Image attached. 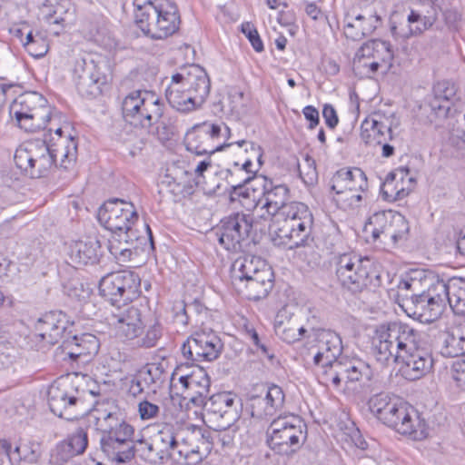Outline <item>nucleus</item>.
<instances>
[{"label":"nucleus","mask_w":465,"mask_h":465,"mask_svg":"<svg viewBox=\"0 0 465 465\" xmlns=\"http://www.w3.org/2000/svg\"><path fill=\"white\" fill-rule=\"evenodd\" d=\"M89 418L100 434L101 450L109 460L118 463L133 460L134 428L125 420L117 406L99 403Z\"/></svg>","instance_id":"nucleus-1"},{"label":"nucleus","mask_w":465,"mask_h":465,"mask_svg":"<svg viewBox=\"0 0 465 465\" xmlns=\"http://www.w3.org/2000/svg\"><path fill=\"white\" fill-rule=\"evenodd\" d=\"M45 140H29L21 144L15 153L14 162L20 171L33 179L47 176L60 157L59 166L72 169L77 159V145L69 141L68 145L55 148Z\"/></svg>","instance_id":"nucleus-2"},{"label":"nucleus","mask_w":465,"mask_h":465,"mask_svg":"<svg viewBox=\"0 0 465 465\" xmlns=\"http://www.w3.org/2000/svg\"><path fill=\"white\" fill-rule=\"evenodd\" d=\"M210 90L211 81L206 71L192 64L182 67L172 76L165 96L172 107L182 113H189L204 104Z\"/></svg>","instance_id":"nucleus-3"},{"label":"nucleus","mask_w":465,"mask_h":465,"mask_svg":"<svg viewBox=\"0 0 465 465\" xmlns=\"http://www.w3.org/2000/svg\"><path fill=\"white\" fill-rule=\"evenodd\" d=\"M335 276L342 288L351 293L375 290L381 284L373 262L356 252H344L333 258Z\"/></svg>","instance_id":"nucleus-4"},{"label":"nucleus","mask_w":465,"mask_h":465,"mask_svg":"<svg viewBox=\"0 0 465 465\" xmlns=\"http://www.w3.org/2000/svg\"><path fill=\"white\" fill-rule=\"evenodd\" d=\"M312 223V213L306 204L299 203L291 207H285L281 216L272 221V241L275 245L290 250L304 246Z\"/></svg>","instance_id":"nucleus-5"},{"label":"nucleus","mask_w":465,"mask_h":465,"mask_svg":"<svg viewBox=\"0 0 465 465\" xmlns=\"http://www.w3.org/2000/svg\"><path fill=\"white\" fill-rule=\"evenodd\" d=\"M418 331L406 323L392 322L379 325L373 337V356L382 366L400 361L413 347Z\"/></svg>","instance_id":"nucleus-6"},{"label":"nucleus","mask_w":465,"mask_h":465,"mask_svg":"<svg viewBox=\"0 0 465 465\" xmlns=\"http://www.w3.org/2000/svg\"><path fill=\"white\" fill-rule=\"evenodd\" d=\"M421 286L426 288L420 292H414L406 302V313L420 322H430L441 313L448 300V282L433 273L422 277Z\"/></svg>","instance_id":"nucleus-7"},{"label":"nucleus","mask_w":465,"mask_h":465,"mask_svg":"<svg viewBox=\"0 0 465 465\" xmlns=\"http://www.w3.org/2000/svg\"><path fill=\"white\" fill-rule=\"evenodd\" d=\"M76 375L75 380L59 379L47 391L50 411L67 420H76L89 411L85 401L87 391L80 387Z\"/></svg>","instance_id":"nucleus-8"},{"label":"nucleus","mask_w":465,"mask_h":465,"mask_svg":"<svg viewBox=\"0 0 465 465\" xmlns=\"http://www.w3.org/2000/svg\"><path fill=\"white\" fill-rule=\"evenodd\" d=\"M266 436L271 450L277 454L290 456L305 442L307 428L298 415H280L270 423Z\"/></svg>","instance_id":"nucleus-9"},{"label":"nucleus","mask_w":465,"mask_h":465,"mask_svg":"<svg viewBox=\"0 0 465 465\" xmlns=\"http://www.w3.org/2000/svg\"><path fill=\"white\" fill-rule=\"evenodd\" d=\"M122 111L124 119L131 125L151 129L163 117L164 104L153 92L136 90L124 97Z\"/></svg>","instance_id":"nucleus-10"},{"label":"nucleus","mask_w":465,"mask_h":465,"mask_svg":"<svg viewBox=\"0 0 465 465\" xmlns=\"http://www.w3.org/2000/svg\"><path fill=\"white\" fill-rule=\"evenodd\" d=\"M10 114L21 129L35 133L46 128L47 122L52 119V107L37 93L23 94L11 104Z\"/></svg>","instance_id":"nucleus-11"},{"label":"nucleus","mask_w":465,"mask_h":465,"mask_svg":"<svg viewBox=\"0 0 465 465\" xmlns=\"http://www.w3.org/2000/svg\"><path fill=\"white\" fill-rule=\"evenodd\" d=\"M141 280L131 271L111 272L99 282V293L113 305L131 302L140 296Z\"/></svg>","instance_id":"nucleus-12"},{"label":"nucleus","mask_w":465,"mask_h":465,"mask_svg":"<svg viewBox=\"0 0 465 465\" xmlns=\"http://www.w3.org/2000/svg\"><path fill=\"white\" fill-rule=\"evenodd\" d=\"M409 229L405 217L390 210L375 213L370 217L364 230L371 234L373 242L396 244L406 237Z\"/></svg>","instance_id":"nucleus-13"},{"label":"nucleus","mask_w":465,"mask_h":465,"mask_svg":"<svg viewBox=\"0 0 465 465\" xmlns=\"http://www.w3.org/2000/svg\"><path fill=\"white\" fill-rule=\"evenodd\" d=\"M99 223L112 233L134 231L133 225L138 221V213L133 203L113 198L106 201L98 210Z\"/></svg>","instance_id":"nucleus-14"},{"label":"nucleus","mask_w":465,"mask_h":465,"mask_svg":"<svg viewBox=\"0 0 465 465\" xmlns=\"http://www.w3.org/2000/svg\"><path fill=\"white\" fill-rule=\"evenodd\" d=\"M223 349L221 338L213 330L193 332L183 344L182 354L188 361L201 362L216 360Z\"/></svg>","instance_id":"nucleus-15"},{"label":"nucleus","mask_w":465,"mask_h":465,"mask_svg":"<svg viewBox=\"0 0 465 465\" xmlns=\"http://www.w3.org/2000/svg\"><path fill=\"white\" fill-rule=\"evenodd\" d=\"M437 21L433 6L410 9L406 17L395 15L391 18V32L394 39H408L429 30Z\"/></svg>","instance_id":"nucleus-16"},{"label":"nucleus","mask_w":465,"mask_h":465,"mask_svg":"<svg viewBox=\"0 0 465 465\" xmlns=\"http://www.w3.org/2000/svg\"><path fill=\"white\" fill-rule=\"evenodd\" d=\"M73 77L79 94L86 98L100 95L103 87L107 84L106 74L93 59H76Z\"/></svg>","instance_id":"nucleus-17"},{"label":"nucleus","mask_w":465,"mask_h":465,"mask_svg":"<svg viewBox=\"0 0 465 465\" xmlns=\"http://www.w3.org/2000/svg\"><path fill=\"white\" fill-rule=\"evenodd\" d=\"M252 228V218L243 213H235L223 218L216 229L219 243L224 249L238 252Z\"/></svg>","instance_id":"nucleus-18"},{"label":"nucleus","mask_w":465,"mask_h":465,"mask_svg":"<svg viewBox=\"0 0 465 465\" xmlns=\"http://www.w3.org/2000/svg\"><path fill=\"white\" fill-rule=\"evenodd\" d=\"M204 415L215 424L216 430L230 428L238 419L235 395L230 391H221L211 395L203 405Z\"/></svg>","instance_id":"nucleus-19"},{"label":"nucleus","mask_w":465,"mask_h":465,"mask_svg":"<svg viewBox=\"0 0 465 465\" xmlns=\"http://www.w3.org/2000/svg\"><path fill=\"white\" fill-rule=\"evenodd\" d=\"M402 361L401 371L409 381H416L430 373L433 367L431 353L420 346V334L414 337L413 347L406 350L401 356Z\"/></svg>","instance_id":"nucleus-20"},{"label":"nucleus","mask_w":465,"mask_h":465,"mask_svg":"<svg viewBox=\"0 0 465 465\" xmlns=\"http://www.w3.org/2000/svg\"><path fill=\"white\" fill-rule=\"evenodd\" d=\"M315 344L309 349L308 356L312 357L315 366L322 361L331 362L338 359L342 351V342L340 335L330 329H312Z\"/></svg>","instance_id":"nucleus-21"},{"label":"nucleus","mask_w":465,"mask_h":465,"mask_svg":"<svg viewBox=\"0 0 465 465\" xmlns=\"http://www.w3.org/2000/svg\"><path fill=\"white\" fill-rule=\"evenodd\" d=\"M393 116H386L381 114H374L365 119L361 126V138L368 145H380L381 143L392 139V130L398 127L399 123L394 122Z\"/></svg>","instance_id":"nucleus-22"},{"label":"nucleus","mask_w":465,"mask_h":465,"mask_svg":"<svg viewBox=\"0 0 465 465\" xmlns=\"http://www.w3.org/2000/svg\"><path fill=\"white\" fill-rule=\"evenodd\" d=\"M440 353L444 357L457 358L451 365V377L456 385L465 391V343L454 333L442 335Z\"/></svg>","instance_id":"nucleus-23"},{"label":"nucleus","mask_w":465,"mask_h":465,"mask_svg":"<svg viewBox=\"0 0 465 465\" xmlns=\"http://www.w3.org/2000/svg\"><path fill=\"white\" fill-rule=\"evenodd\" d=\"M113 325L117 337L133 344L144 332L142 312L135 306H129L113 315Z\"/></svg>","instance_id":"nucleus-24"},{"label":"nucleus","mask_w":465,"mask_h":465,"mask_svg":"<svg viewBox=\"0 0 465 465\" xmlns=\"http://www.w3.org/2000/svg\"><path fill=\"white\" fill-rule=\"evenodd\" d=\"M88 446L87 428L77 427L67 437L59 441L53 450L54 462L59 465L66 463L78 455H82Z\"/></svg>","instance_id":"nucleus-25"},{"label":"nucleus","mask_w":465,"mask_h":465,"mask_svg":"<svg viewBox=\"0 0 465 465\" xmlns=\"http://www.w3.org/2000/svg\"><path fill=\"white\" fill-rule=\"evenodd\" d=\"M263 203L262 209H265L269 216L280 217L285 207H291L300 202H289L290 189L284 183H277L273 180L263 175Z\"/></svg>","instance_id":"nucleus-26"},{"label":"nucleus","mask_w":465,"mask_h":465,"mask_svg":"<svg viewBox=\"0 0 465 465\" xmlns=\"http://www.w3.org/2000/svg\"><path fill=\"white\" fill-rule=\"evenodd\" d=\"M41 13L45 23L52 27L56 35L72 25L75 19V10L66 0L55 3L46 0L43 4Z\"/></svg>","instance_id":"nucleus-27"},{"label":"nucleus","mask_w":465,"mask_h":465,"mask_svg":"<svg viewBox=\"0 0 465 465\" xmlns=\"http://www.w3.org/2000/svg\"><path fill=\"white\" fill-rule=\"evenodd\" d=\"M401 411L402 413H398L395 420L390 423L388 427L413 440H424L428 435L425 420L420 419L419 413L407 403Z\"/></svg>","instance_id":"nucleus-28"},{"label":"nucleus","mask_w":465,"mask_h":465,"mask_svg":"<svg viewBox=\"0 0 465 465\" xmlns=\"http://www.w3.org/2000/svg\"><path fill=\"white\" fill-rule=\"evenodd\" d=\"M243 187H238L234 193H230L231 202H238L247 211L254 210L263 203V175H250L244 177Z\"/></svg>","instance_id":"nucleus-29"},{"label":"nucleus","mask_w":465,"mask_h":465,"mask_svg":"<svg viewBox=\"0 0 465 465\" xmlns=\"http://www.w3.org/2000/svg\"><path fill=\"white\" fill-rule=\"evenodd\" d=\"M62 347L69 359L85 364L98 352L99 341L91 333H83L64 341Z\"/></svg>","instance_id":"nucleus-30"},{"label":"nucleus","mask_w":465,"mask_h":465,"mask_svg":"<svg viewBox=\"0 0 465 465\" xmlns=\"http://www.w3.org/2000/svg\"><path fill=\"white\" fill-rule=\"evenodd\" d=\"M179 381L182 385L183 400L195 407H203L207 400L211 381L208 375L200 371L199 373L181 376Z\"/></svg>","instance_id":"nucleus-31"},{"label":"nucleus","mask_w":465,"mask_h":465,"mask_svg":"<svg viewBox=\"0 0 465 465\" xmlns=\"http://www.w3.org/2000/svg\"><path fill=\"white\" fill-rule=\"evenodd\" d=\"M157 21L154 27L160 40L168 38L179 29L181 18L176 4L171 0H154Z\"/></svg>","instance_id":"nucleus-32"},{"label":"nucleus","mask_w":465,"mask_h":465,"mask_svg":"<svg viewBox=\"0 0 465 465\" xmlns=\"http://www.w3.org/2000/svg\"><path fill=\"white\" fill-rule=\"evenodd\" d=\"M457 100V89L450 81H439L433 86V98L430 103L437 118L445 119L452 115V106Z\"/></svg>","instance_id":"nucleus-33"},{"label":"nucleus","mask_w":465,"mask_h":465,"mask_svg":"<svg viewBox=\"0 0 465 465\" xmlns=\"http://www.w3.org/2000/svg\"><path fill=\"white\" fill-rule=\"evenodd\" d=\"M68 325L65 314L51 312L39 319L35 325L37 336L49 345L57 343L62 339Z\"/></svg>","instance_id":"nucleus-34"},{"label":"nucleus","mask_w":465,"mask_h":465,"mask_svg":"<svg viewBox=\"0 0 465 465\" xmlns=\"http://www.w3.org/2000/svg\"><path fill=\"white\" fill-rule=\"evenodd\" d=\"M381 23V17L377 15H347L344 18L343 33L346 38L359 41L370 35Z\"/></svg>","instance_id":"nucleus-35"},{"label":"nucleus","mask_w":465,"mask_h":465,"mask_svg":"<svg viewBox=\"0 0 465 465\" xmlns=\"http://www.w3.org/2000/svg\"><path fill=\"white\" fill-rule=\"evenodd\" d=\"M405 404V402L401 401L399 399L391 398L386 393L374 395L369 401L371 413L387 426L395 420L398 413H402L401 409Z\"/></svg>","instance_id":"nucleus-36"},{"label":"nucleus","mask_w":465,"mask_h":465,"mask_svg":"<svg viewBox=\"0 0 465 465\" xmlns=\"http://www.w3.org/2000/svg\"><path fill=\"white\" fill-rule=\"evenodd\" d=\"M235 289L248 300L259 301L268 296L273 287V272L272 269L262 270L254 278H247L242 286Z\"/></svg>","instance_id":"nucleus-37"},{"label":"nucleus","mask_w":465,"mask_h":465,"mask_svg":"<svg viewBox=\"0 0 465 465\" xmlns=\"http://www.w3.org/2000/svg\"><path fill=\"white\" fill-rule=\"evenodd\" d=\"M271 269L265 262L259 257L245 255L238 257L231 267V278L233 286H242L247 278H254L262 270Z\"/></svg>","instance_id":"nucleus-38"},{"label":"nucleus","mask_w":465,"mask_h":465,"mask_svg":"<svg viewBox=\"0 0 465 465\" xmlns=\"http://www.w3.org/2000/svg\"><path fill=\"white\" fill-rule=\"evenodd\" d=\"M331 190L353 189L366 192L368 181L365 173L357 167L341 168L338 170L331 180Z\"/></svg>","instance_id":"nucleus-39"},{"label":"nucleus","mask_w":465,"mask_h":465,"mask_svg":"<svg viewBox=\"0 0 465 465\" xmlns=\"http://www.w3.org/2000/svg\"><path fill=\"white\" fill-rule=\"evenodd\" d=\"M135 23L144 35L153 40H160L158 32H155L157 16L154 2L152 0H134Z\"/></svg>","instance_id":"nucleus-40"},{"label":"nucleus","mask_w":465,"mask_h":465,"mask_svg":"<svg viewBox=\"0 0 465 465\" xmlns=\"http://www.w3.org/2000/svg\"><path fill=\"white\" fill-rule=\"evenodd\" d=\"M185 144L188 151L197 154H213L215 152L222 151L230 144H215L210 142L207 133L201 131L195 124L185 134Z\"/></svg>","instance_id":"nucleus-41"},{"label":"nucleus","mask_w":465,"mask_h":465,"mask_svg":"<svg viewBox=\"0 0 465 465\" xmlns=\"http://www.w3.org/2000/svg\"><path fill=\"white\" fill-rule=\"evenodd\" d=\"M100 248V242L96 238L75 242L71 245L70 259L77 266L94 264L99 260Z\"/></svg>","instance_id":"nucleus-42"},{"label":"nucleus","mask_w":465,"mask_h":465,"mask_svg":"<svg viewBox=\"0 0 465 465\" xmlns=\"http://www.w3.org/2000/svg\"><path fill=\"white\" fill-rule=\"evenodd\" d=\"M409 169L400 168L395 173H390L381 187L382 198L387 202H396L406 197L410 190L405 189L401 183Z\"/></svg>","instance_id":"nucleus-43"},{"label":"nucleus","mask_w":465,"mask_h":465,"mask_svg":"<svg viewBox=\"0 0 465 465\" xmlns=\"http://www.w3.org/2000/svg\"><path fill=\"white\" fill-rule=\"evenodd\" d=\"M154 442L156 447L162 450V452L167 458V460H174L175 456L182 444L178 440L177 434L175 433L174 427L171 424L164 423L158 430L157 433L153 435Z\"/></svg>","instance_id":"nucleus-44"},{"label":"nucleus","mask_w":465,"mask_h":465,"mask_svg":"<svg viewBox=\"0 0 465 465\" xmlns=\"http://www.w3.org/2000/svg\"><path fill=\"white\" fill-rule=\"evenodd\" d=\"M135 454L149 464H165L169 461L162 452V450L156 447L153 437L150 439L143 437L134 439L133 442V458Z\"/></svg>","instance_id":"nucleus-45"},{"label":"nucleus","mask_w":465,"mask_h":465,"mask_svg":"<svg viewBox=\"0 0 465 465\" xmlns=\"http://www.w3.org/2000/svg\"><path fill=\"white\" fill-rule=\"evenodd\" d=\"M322 368V371L319 373L320 381L322 384L334 387H339L341 380L345 379L347 369L343 367V361L335 359L331 362H322L319 365Z\"/></svg>","instance_id":"nucleus-46"},{"label":"nucleus","mask_w":465,"mask_h":465,"mask_svg":"<svg viewBox=\"0 0 465 465\" xmlns=\"http://www.w3.org/2000/svg\"><path fill=\"white\" fill-rule=\"evenodd\" d=\"M448 300L450 306L458 312H464L465 308V281L452 278L448 281Z\"/></svg>","instance_id":"nucleus-47"},{"label":"nucleus","mask_w":465,"mask_h":465,"mask_svg":"<svg viewBox=\"0 0 465 465\" xmlns=\"http://www.w3.org/2000/svg\"><path fill=\"white\" fill-rule=\"evenodd\" d=\"M139 371L146 379L148 384L152 388V392H156L168 378V372L165 371L162 363H149Z\"/></svg>","instance_id":"nucleus-48"},{"label":"nucleus","mask_w":465,"mask_h":465,"mask_svg":"<svg viewBox=\"0 0 465 465\" xmlns=\"http://www.w3.org/2000/svg\"><path fill=\"white\" fill-rule=\"evenodd\" d=\"M247 409L253 419L259 420H269L275 413L273 409L268 405V402L261 394H251L247 401Z\"/></svg>","instance_id":"nucleus-49"},{"label":"nucleus","mask_w":465,"mask_h":465,"mask_svg":"<svg viewBox=\"0 0 465 465\" xmlns=\"http://www.w3.org/2000/svg\"><path fill=\"white\" fill-rule=\"evenodd\" d=\"M343 367L347 369L345 378L351 381H370L372 371L370 365L360 360H344Z\"/></svg>","instance_id":"nucleus-50"},{"label":"nucleus","mask_w":465,"mask_h":465,"mask_svg":"<svg viewBox=\"0 0 465 465\" xmlns=\"http://www.w3.org/2000/svg\"><path fill=\"white\" fill-rule=\"evenodd\" d=\"M335 193L333 200L342 209H354L361 205L363 194L365 192L360 190L353 191V189L345 190H332Z\"/></svg>","instance_id":"nucleus-51"},{"label":"nucleus","mask_w":465,"mask_h":465,"mask_svg":"<svg viewBox=\"0 0 465 465\" xmlns=\"http://www.w3.org/2000/svg\"><path fill=\"white\" fill-rule=\"evenodd\" d=\"M201 131L207 133L208 139L211 143L215 144H227L226 143H221V138L225 141L231 136V129L223 123L215 124L212 122H203L196 124ZM232 145V143H229Z\"/></svg>","instance_id":"nucleus-52"},{"label":"nucleus","mask_w":465,"mask_h":465,"mask_svg":"<svg viewBox=\"0 0 465 465\" xmlns=\"http://www.w3.org/2000/svg\"><path fill=\"white\" fill-rule=\"evenodd\" d=\"M163 336V326L160 322H155L149 326L143 336H139L133 342L137 348L151 349L157 345L159 340Z\"/></svg>","instance_id":"nucleus-53"},{"label":"nucleus","mask_w":465,"mask_h":465,"mask_svg":"<svg viewBox=\"0 0 465 465\" xmlns=\"http://www.w3.org/2000/svg\"><path fill=\"white\" fill-rule=\"evenodd\" d=\"M260 394L268 402V405L273 409L274 413L282 408L285 395L280 386L275 384L264 386Z\"/></svg>","instance_id":"nucleus-54"},{"label":"nucleus","mask_w":465,"mask_h":465,"mask_svg":"<svg viewBox=\"0 0 465 465\" xmlns=\"http://www.w3.org/2000/svg\"><path fill=\"white\" fill-rule=\"evenodd\" d=\"M275 331L277 335L287 343H293L299 341L307 331L304 327H298L292 322H287L286 324L281 322L276 325Z\"/></svg>","instance_id":"nucleus-55"},{"label":"nucleus","mask_w":465,"mask_h":465,"mask_svg":"<svg viewBox=\"0 0 465 465\" xmlns=\"http://www.w3.org/2000/svg\"><path fill=\"white\" fill-rule=\"evenodd\" d=\"M203 460V454L198 447L190 449L186 443L182 442L173 461L185 465H198Z\"/></svg>","instance_id":"nucleus-56"},{"label":"nucleus","mask_w":465,"mask_h":465,"mask_svg":"<svg viewBox=\"0 0 465 465\" xmlns=\"http://www.w3.org/2000/svg\"><path fill=\"white\" fill-rule=\"evenodd\" d=\"M137 236L134 231L120 232L112 233L111 238L108 240V250L114 255V248L117 249H130L134 245V240Z\"/></svg>","instance_id":"nucleus-57"},{"label":"nucleus","mask_w":465,"mask_h":465,"mask_svg":"<svg viewBox=\"0 0 465 465\" xmlns=\"http://www.w3.org/2000/svg\"><path fill=\"white\" fill-rule=\"evenodd\" d=\"M375 50L372 60L379 61L386 70H390L394 58L391 45L387 41L376 39Z\"/></svg>","instance_id":"nucleus-58"},{"label":"nucleus","mask_w":465,"mask_h":465,"mask_svg":"<svg viewBox=\"0 0 465 465\" xmlns=\"http://www.w3.org/2000/svg\"><path fill=\"white\" fill-rule=\"evenodd\" d=\"M154 125L155 128L153 130V128L147 130L149 133L153 134L162 143L170 141L177 133L176 127L173 124L163 120L161 121V119Z\"/></svg>","instance_id":"nucleus-59"},{"label":"nucleus","mask_w":465,"mask_h":465,"mask_svg":"<svg viewBox=\"0 0 465 465\" xmlns=\"http://www.w3.org/2000/svg\"><path fill=\"white\" fill-rule=\"evenodd\" d=\"M48 48L46 39L37 32L35 34L34 44L29 45L27 47V53L35 58H41L46 54Z\"/></svg>","instance_id":"nucleus-60"},{"label":"nucleus","mask_w":465,"mask_h":465,"mask_svg":"<svg viewBox=\"0 0 465 465\" xmlns=\"http://www.w3.org/2000/svg\"><path fill=\"white\" fill-rule=\"evenodd\" d=\"M129 392L134 397L144 392H152L151 386L148 384L146 379L139 371L130 382Z\"/></svg>","instance_id":"nucleus-61"},{"label":"nucleus","mask_w":465,"mask_h":465,"mask_svg":"<svg viewBox=\"0 0 465 465\" xmlns=\"http://www.w3.org/2000/svg\"><path fill=\"white\" fill-rule=\"evenodd\" d=\"M242 32L246 35L252 46L256 52L263 51L262 41L256 30L251 23H244L242 25Z\"/></svg>","instance_id":"nucleus-62"},{"label":"nucleus","mask_w":465,"mask_h":465,"mask_svg":"<svg viewBox=\"0 0 465 465\" xmlns=\"http://www.w3.org/2000/svg\"><path fill=\"white\" fill-rule=\"evenodd\" d=\"M138 411L141 419L145 420L156 418L159 415L160 408L148 401H143L138 405Z\"/></svg>","instance_id":"nucleus-63"},{"label":"nucleus","mask_w":465,"mask_h":465,"mask_svg":"<svg viewBox=\"0 0 465 465\" xmlns=\"http://www.w3.org/2000/svg\"><path fill=\"white\" fill-rule=\"evenodd\" d=\"M376 48V40L369 41L363 44L357 51L354 64H361L363 60L372 59Z\"/></svg>","instance_id":"nucleus-64"}]
</instances>
